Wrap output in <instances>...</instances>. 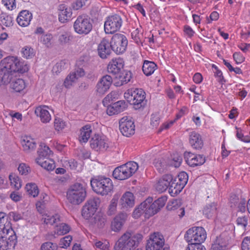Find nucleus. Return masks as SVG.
Wrapping results in <instances>:
<instances>
[{
	"mask_svg": "<svg viewBox=\"0 0 250 250\" xmlns=\"http://www.w3.org/2000/svg\"><path fill=\"white\" fill-rule=\"evenodd\" d=\"M123 66L124 63L122 59L112 60L108 65L107 71L108 73L115 76L121 71V69L123 68Z\"/></svg>",
	"mask_w": 250,
	"mask_h": 250,
	"instance_id": "obj_26",
	"label": "nucleus"
},
{
	"mask_svg": "<svg viewBox=\"0 0 250 250\" xmlns=\"http://www.w3.org/2000/svg\"><path fill=\"white\" fill-rule=\"evenodd\" d=\"M28 70V66L18 58L9 56L4 58L0 62V85L9 83L13 72L23 73Z\"/></svg>",
	"mask_w": 250,
	"mask_h": 250,
	"instance_id": "obj_1",
	"label": "nucleus"
},
{
	"mask_svg": "<svg viewBox=\"0 0 250 250\" xmlns=\"http://www.w3.org/2000/svg\"><path fill=\"white\" fill-rule=\"evenodd\" d=\"M16 242V236H12L7 239L5 237H0V250H7L11 247L14 248Z\"/></svg>",
	"mask_w": 250,
	"mask_h": 250,
	"instance_id": "obj_29",
	"label": "nucleus"
},
{
	"mask_svg": "<svg viewBox=\"0 0 250 250\" xmlns=\"http://www.w3.org/2000/svg\"><path fill=\"white\" fill-rule=\"evenodd\" d=\"M41 249V250H57L58 246L56 244L47 242L42 245Z\"/></svg>",
	"mask_w": 250,
	"mask_h": 250,
	"instance_id": "obj_50",
	"label": "nucleus"
},
{
	"mask_svg": "<svg viewBox=\"0 0 250 250\" xmlns=\"http://www.w3.org/2000/svg\"><path fill=\"white\" fill-rule=\"evenodd\" d=\"M233 58L237 63H241L245 61V58L240 53L235 52Z\"/></svg>",
	"mask_w": 250,
	"mask_h": 250,
	"instance_id": "obj_63",
	"label": "nucleus"
},
{
	"mask_svg": "<svg viewBox=\"0 0 250 250\" xmlns=\"http://www.w3.org/2000/svg\"><path fill=\"white\" fill-rule=\"evenodd\" d=\"M176 179L179 184L182 186L185 187L188 182V175L186 172L183 171L180 172Z\"/></svg>",
	"mask_w": 250,
	"mask_h": 250,
	"instance_id": "obj_47",
	"label": "nucleus"
},
{
	"mask_svg": "<svg viewBox=\"0 0 250 250\" xmlns=\"http://www.w3.org/2000/svg\"><path fill=\"white\" fill-rule=\"evenodd\" d=\"M157 67L156 64L153 62L145 61L142 69L146 76L151 75Z\"/></svg>",
	"mask_w": 250,
	"mask_h": 250,
	"instance_id": "obj_37",
	"label": "nucleus"
},
{
	"mask_svg": "<svg viewBox=\"0 0 250 250\" xmlns=\"http://www.w3.org/2000/svg\"><path fill=\"white\" fill-rule=\"evenodd\" d=\"M203 213L208 218L214 216L217 213V205L215 203L207 204L203 208Z\"/></svg>",
	"mask_w": 250,
	"mask_h": 250,
	"instance_id": "obj_34",
	"label": "nucleus"
},
{
	"mask_svg": "<svg viewBox=\"0 0 250 250\" xmlns=\"http://www.w3.org/2000/svg\"><path fill=\"white\" fill-rule=\"evenodd\" d=\"M236 222L238 226L242 227L244 229H245L248 225V217L245 216L239 217L237 219Z\"/></svg>",
	"mask_w": 250,
	"mask_h": 250,
	"instance_id": "obj_53",
	"label": "nucleus"
},
{
	"mask_svg": "<svg viewBox=\"0 0 250 250\" xmlns=\"http://www.w3.org/2000/svg\"><path fill=\"white\" fill-rule=\"evenodd\" d=\"M123 23L121 16L114 14L108 16L104 22V28L105 33L113 34L119 30Z\"/></svg>",
	"mask_w": 250,
	"mask_h": 250,
	"instance_id": "obj_8",
	"label": "nucleus"
},
{
	"mask_svg": "<svg viewBox=\"0 0 250 250\" xmlns=\"http://www.w3.org/2000/svg\"><path fill=\"white\" fill-rule=\"evenodd\" d=\"M94 245L101 250H109V244L106 241L102 242L96 240L94 241Z\"/></svg>",
	"mask_w": 250,
	"mask_h": 250,
	"instance_id": "obj_46",
	"label": "nucleus"
},
{
	"mask_svg": "<svg viewBox=\"0 0 250 250\" xmlns=\"http://www.w3.org/2000/svg\"><path fill=\"white\" fill-rule=\"evenodd\" d=\"M18 170L19 173L22 176H26L31 172V168L25 163H21L19 165Z\"/></svg>",
	"mask_w": 250,
	"mask_h": 250,
	"instance_id": "obj_45",
	"label": "nucleus"
},
{
	"mask_svg": "<svg viewBox=\"0 0 250 250\" xmlns=\"http://www.w3.org/2000/svg\"><path fill=\"white\" fill-rule=\"evenodd\" d=\"M32 18V15L27 10H23L19 14L17 21L18 24L21 26H28Z\"/></svg>",
	"mask_w": 250,
	"mask_h": 250,
	"instance_id": "obj_27",
	"label": "nucleus"
},
{
	"mask_svg": "<svg viewBox=\"0 0 250 250\" xmlns=\"http://www.w3.org/2000/svg\"><path fill=\"white\" fill-rule=\"evenodd\" d=\"M184 157L187 163L192 167L201 166L206 161L205 157L203 155H195L190 152H186L184 153Z\"/></svg>",
	"mask_w": 250,
	"mask_h": 250,
	"instance_id": "obj_15",
	"label": "nucleus"
},
{
	"mask_svg": "<svg viewBox=\"0 0 250 250\" xmlns=\"http://www.w3.org/2000/svg\"><path fill=\"white\" fill-rule=\"evenodd\" d=\"M38 157L36 159H46L51 155L52 151L44 144H41L38 150Z\"/></svg>",
	"mask_w": 250,
	"mask_h": 250,
	"instance_id": "obj_36",
	"label": "nucleus"
},
{
	"mask_svg": "<svg viewBox=\"0 0 250 250\" xmlns=\"http://www.w3.org/2000/svg\"><path fill=\"white\" fill-rule=\"evenodd\" d=\"M12 236H16L15 232L9 224L6 221V218L3 216L0 217V237H5L7 239Z\"/></svg>",
	"mask_w": 250,
	"mask_h": 250,
	"instance_id": "obj_18",
	"label": "nucleus"
},
{
	"mask_svg": "<svg viewBox=\"0 0 250 250\" xmlns=\"http://www.w3.org/2000/svg\"><path fill=\"white\" fill-rule=\"evenodd\" d=\"M110 43L112 50L116 54H120L125 51L128 41L125 35L116 34L112 36Z\"/></svg>",
	"mask_w": 250,
	"mask_h": 250,
	"instance_id": "obj_9",
	"label": "nucleus"
},
{
	"mask_svg": "<svg viewBox=\"0 0 250 250\" xmlns=\"http://www.w3.org/2000/svg\"><path fill=\"white\" fill-rule=\"evenodd\" d=\"M11 186L16 190H19L21 187V182L20 178L16 175H10L9 176Z\"/></svg>",
	"mask_w": 250,
	"mask_h": 250,
	"instance_id": "obj_43",
	"label": "nucleus"
},
{
	"mask_svg": "<svg viewBox=\"0 0 250 250\" xmlns=\"http://www.w3.org/2000/svg\"><path fill=\"white\" fill-rule=\"evenodd\" d=\"M145 203H142L137 208H135L133 213V217L135 218L139 217L142 213H145L144 206H146Z\"/></svg>",
	"mask_w": 250,
	"mask_h": 250,
	"instance_id": "obj_48",
	"label": "nucleus"
},
{
	"mask_svg": "<svg viewBox=\"0 0 250 250\" xmlns=\"http://www.w3.org/2000/svg\"><path fill=\"white\" fill-rule=\"evenodd\" d=\"M90 143L91 147L96 151L105 150L108 147L107 141L99 135H95Z\"/></svg>",
	"mask_w": 250,
	"mask_h": 250,
	"instance_id": "obj_17",
	"label": "nucleus"
},
{
	"mask_svg": "<svg viewBox=\"0 0 250 250\" xmlns=\"http://www.w3.org/2000/svg\"><path fill=\"white\" fill-rule=\"evenodd\" d=\"M165 239L163 235L159 232H154L149 236L146 246V250H168L163 246Z\"/></svg>",
	"mask_w": 250,
	"mask_h": 250,
	"instance_id": "obj_10",
	"label": "nucleus"
},
{
	"mask_svg": "<svg viewBox=\"0 0 250 250\" xmlns=\"http://www.w3.org/2000/svg\"><path fill=\"white\" fill-rule=\"evenodd\" d=\"M77 79L76 76L73 75L71 73L67 76L64 81L63 82V85L67 88H69L77 82Z\"/></svg>",
	"mask_w": 250,
	"mask_h": 250,
	"instance_id": "obj_44",
	"label": "nucleus"
},
{
	"mask_svg": "<svg viewBox=\"0 0 250 250\" xmlns=\"http://www.w3.org/2000/svg\"><path fill=\"white\" fill-rule=\"evenodd\" d=\"M63 167L67 169H74L77 167V163L73 159L65 160L63 162Z\"/></svg>",
	"mask_w": 250,
	"mask_h": 250,
	"instance_id": "obj_51",
	"label": "nucleus"
},
{
	"mask_svg": "<svg viewBox=\"0 0 250 250\" xmlns=\"http://www.w3.org/2000/svg\"><path fill=\"white\" fill-rule=\"evenodd\" d=\"M160 123V117L157 114L151 115L150 124L153 127H157Z\"/></svg>",
	"mask_w": 250,
	"mask_h": 250,
	"instance_id": "obj_56",
	"label": "nucleus"
},
{
	"mask_svg": "<svg viewBox=\"0 0 250 250\" xmlns=\"http://www.w3.org/2000/svg\"><path fill=\"white\" fill-rule=\"evenodd\" d=\"M126 107L127 104L124 101H119L113 104L110 109H115V112L118 114L123 111Z\"/></svg>",
	"mask_w": 250,
	"mask_h": 250,
	"instance_id": "obj_42",
	"label": "nucleus"
},
{
	"mask_svg": "<svg viewBox=\"0 0 250 250\" xmlns=\"http://www.w3.org/2000/svg\"><path fill=\"white\" fill-rule=\"evenodd\" d=\"M189 143L191 147L196 150L201 149L204 142L201 136L195 131H192L189 135Z\"/></svg>",
	"mask_w": 250,
	"mask_h": 250,
	"instance_id": "obj_25",
	"label": "nucleus"
},
{
	"mask_svg": "<svg viewBox=\"0 0 250 250\" xmlns=\"http://www.w3.org/2000/svg\"><path fill=\"white\" fill-rule=\"evenodd\" d=\"M186 250H206V248L201 245L193 244H189Z\"/></svg>",
	"mask_w": 250,
	"mask_h": 250,
	"instance_id": "obj_61",
	"label": "nucleus"
},
{
	"mask_svg": "<svg viewBox=\"0 0 250 250\" xmlns=\"http://www.w3.org/2000/svg\"><path fill=\"white\" fill-rule=\"evenodd\" d=\"M112 47L111 44L106 39H103L98 45V52L100 57L105 59L111 53Z\"/></svg>",
	"mask_w": 250,
	"mask_h": 250,
	"instance_id": "obj_21",
	"label": "nucleus"
},
{
	"mask_svg": "<svg viewBox=\"0 0 250 250\" xmlns=\"http://www.w3.org/2000/svg\"><path fill=\"white\" fill-rule=\"evenodd\" d=\"M212 67L214 69V70H213V72L215 76L218 77V81L219 82H222L223 80H224V78L222 76V72L220 70H219L217 67L215 66L214 64H213Z\"/></svg>",
	"mask_w": 250,
	"mask_h": 250,
	"instance_id": "obj_58",
	"label": "nucleus"
},
{
	"mask_svg": "<svg viewBox=\"0 0 250 250\" xmlns=\"http://www.w3.org/2000/svg\"><path fill=\"white\" fill-rule=\"evenodd\" d=\"M113 176L116 179L123 180L129 178L128 174L123 165L116 167L113 172Z\"/></svg>",
	"mask_w": 250,
	"mask_h": 250,
	"instance_id": "obj_33",
	"label": "nucleus"
},
{
	"mask_svg": "<svg viewBox=\"0 0 250 250\" xmlns=\"http://www.w3.org/2000/svg\"><path fill=\"white\" fill-rule=\"evenodd\" d=\"M92 133L91 126L86 125L82 127L80 130L79 140L81 143H86L90 138Z\"/></svg>",
	"mask_w": 250,
	"mask_h": 250,
	"instance_id": "obj_28",
	"label": "nucleus"
},
{
	"mask_svg": "<svg viewBox=\"0 0 250 250\" xmlns=\"http://www.w3.org/2000/svg\"><path fill=\"white\" fill-rule=\"evenodd\" d=\"M145 92L142 89H134L133 96L130 103L135 109L143 108L146 104Z\"/></svg>",
	"mask_w": 250,
	"mask_h": 250,
	"instance_id": "obj_14",
	"label": "nucleus"
},
{
	"mask_svg": "<svg viewBox=\"0 0 250 250\" xmlns=\"http://www.w3.org/2000/svg\"><path fill=\"white\" fill-rule=\"evenodd\" d=\"M1 23L6 26H10L12 25V20L10 16L2 15L0 17Z\"/></svg>",
	"mask_w": 250,
	"mask_h": 250,
	"instance_id": "obj_52",
	"label": "nucleus"
},
{
	"mask_svg": "<svg viewBox=\"0 0 250 250\" xmlns=\"http://www.w3.org/2000/svg\"><path fill=\"white\" fill-rule=\"evenodd\" d=\"M172 181V176L170 174L164 175L160 178L155 185L156 189L160 192L165 191L168 188H169L170 183Z\"/></svg>",
	"mask_w": 250,
	"mask_h": 250,
	"instance_id": "obj_24",
	"label": "nucleus"
},
{
	"mask_svg": "<svg viewBox=\"0 0 250 250\" xmlns=\"http://www.w3.org/2000/svg\"><path fill=\"white\" fill-rule=\"evenodd\" d=\"M112 81L111 76L106 75L102 77L96 85V92L99 95L104 94L109 88Z\"/></svg>",
	"mask_w": 250,
	"mask_h": 250,
	"instance_id": "obj_16",
	"label": "nucleus"
},
{
	"mask_svg": "<svg viewBox=\"0 0 250 250\" xmlns=\"http://www.w3.org/2000/svg\"><path fill=\"white\" fill-rule=\"evenodd\" d=\"M119 205L124 209L132 208L134 205V196L133 193L129 191L125 192L120 200Z\"/></svg>",
	"mask_w": 250,
	"mask_h": 250,
	"instance_id": "obj_22",
	"label": "nucleus"
},
{
	"mask_svg": "<svg viewBox=\"0 0 250 250\" xmlns=\"http://www.w3.org/2000/svg\"><path fill=\"white\" fill-rule=\"evenodd\" d=\"M10 87L15 92H20L26 87L24 81L22 79H16L10 84Z\"/></svg>",
	"mask_w": 250,
	"mask_h": 250,
	"instance_id": "obj_38",
	"label": "nucleus"
},
{
	"mask_svg": "<svg viewBox=\"0 0 250 250\" xmlns=\"http://www.w3.org/2000/svg\"><path fill=\"white\" fill-rule=\"evenodd\" d=\"M21 143L23 150L27 153H29L35 150L36 147V144L34 140L27 137L23 138Z\"/></svg>",
	"mask_w": 250,
	"mask_h": 250,
	"instance_id": "obj_31",
	"label": "nucleus"
},
{
	"mask_svg": "<svg viewBox=\"0 0 250 250\" xmlns=\"http://www.w3.org/2000/svg\"><path fill=\"white\" fill-rule=\"evenodd\" d=\"M229 237L227 232L221 233L219 236L216 238L215 241L212 245H215L216 247L226 249V247L229 244Z\"/></svg>",
	"mask_w": 250,
	"mask_h": 250,
	"instance_id": "obj_30",
	"label": "nucleus"
},
{
	"mask_svg": "<svg viewBox=\"0 0 250 250\" xmlns=\"http://www.w3.org/2000/svg\"><path fill=\"white\" fill-rule=\"evenodd\" d=\"M92 223L100 228H103L106 222L105 216L101 214H96L92 219Z\"/></svg>",
	"mask_w": 250,
	"mask_h": 250,
	"instance_id": "obj_41",
	"label": "nucleus"
},
{
	"mask_svg": "<svg viewBox=\"0 0 250 250\" xmlns=\"http://www.w3.org/2000/svg\"><path fill=\"white\" fill-rule=\"evenodd\" d=\"M127 214L121 213L117 215L111 222V228L113 231L118 232L121 230L126 220Z\"/></svg>",
	"mask_w": 250,
	"mask_h": 250,
	"instance_id": "obj_23",
	"label": "nucleus"
},
{
	"mask_svg": "<svg viewBox=\"0 0 250 250\" xmlns=\"http://www.w3.org/2000/svg\"><path fill=\"white\" fill-rule=\"evenodd\" d=\"M42 220L45 224L47 225H55L54 228V233L57 235H62V226L61 216L58 214H55L53 215H44Z\"/></svg>",
	"mask_w": 250,
	"mask_h": 250,
	"instance_id": "obj_13",
	"label": "nucleus"
},
{
	"mask_svg": "<svg viewBox=\"0 0 250 250\" xmlns=\"http://www.w3.org/2000/svg\"><path fill=\"white\" fill-rule=\"evenodd\" d=\"M123 166L127 172L129 177L136 172L139 167L138 164L133 161L128 162Z\"/></svg>",
	"mask_w": 250,
	"mask_h": 250,
	"instance_id": "obj_40",
	"label": "nucleus"
},
{
	"mask_svg": "<svg viewBox=\"0 0 250 250\" xmlns=\"http://www.w3.org/2000/svg\"><path fill=\"white\" fill-rule=\"evenodd\" d=\"M242 250H250V237H246L242 243Z\"/></svg>",
	"mask_w": 250,
	"mask_h": 250,
	"instance_id": "obj_62",
	"label": "nucleus"
},
{
	"mask_svg": "<svg viewBox=\"0 0 250 250\" xmlns=\"http://www.w3.org/2000/svg\"><path fill=\"white\" fill-rule=\"evenodd\" d=\"M185 238L189 244L201 245L207 238L205 229L201 227H194L188 229Z\"/></svg>",
	"mask_w": 250,
	"mask_h": 250,
	"instance_id": "obj_5",
	"label": "nucleus"
},
{
	"mask_svg": "<svg viewBox=\"0 0 250 250\" xmlns=\"http://www.w3.org/2000/svg\"><path fill=\"white\" fill-rule=\"evenodd\" d=\"M100 204L99 198H94L88 200L83 207L82 215L84 218L88 219L96 212Z\"/></svg>",
	"mask_w": 250,
	"mask_h": 250,
	"instance_id": "obj_11",
	"label": "nucleus"
},
{
	"mask_svg": "<svg viewBox=\"0 0 250 250\" xmlns=\"http://www.w3.org/2000/svg\"><path fill=\"white\" fill-rule=\"evenodd\" d=\"M154 164L155 167H157V169L160 172L163 171L164 168H165V165L164 163H163L161 160H158V159L155 160L154 162Z\"/></svg>",
	"mask_w": 250,
	"mask_h": 250,
	"instance_id": "obj_59",
	"label": "nucleus"
},
{
	"mask_svg": "<svg viewBox=\"0 0 250 250\" xmlns=\"http://www.w3.org/2000/svg\"><path fill=\"white\" fill-rule=\"evenodd\" d=\"M62 118L58 117H55L54 121V126L55 129L57 131H60L62 130Z\"/></svg>",
	"mask_w": 250,
	"mask_h": 250,
	"instance_id": "obj_54",
	"label": "nucleus"
},
{
	"mask_svg": "<svg viewBox=\"0 0 250 250\" xmlns=\"http://www.w3.org/2000/svg\"><path fill=\"white\" fill-rule=\"evenodd\" d=\"M86 185L76 183L71 185L66 191V199L72 205H77L83 202L87 195Z\"/></svg>",
	"mask_w": 250,
	"mask_h": 250,
	"instance_id": "obj_3",
	"label": "nucleus"
},
{
	"mask_svg": "<svg viewBox=\"0 0 250 250\" xmlns=\"http://www.w3.org/2000/svg\"><path fill=\"white\" fill-rule=\"evenodd\" d=\"M119 129L125 136L130 137L135 133V125L132 118L125 116L119 121Z\"/></svg>",
	"mask_w": 250,
	"mask_h": 250,
	"instance_id": "obj_12",
	"label": "nucleus"
},
{
	"mask_svg": "<svg viewBox=\"0 0 250 250\" xmlns=\"http://www.w3.org/2000/svg\"><path fill=\"white\" fill-rule=\"evenodd\" d=\"M181 201L179 199H174L171 202V204L168 206L169 209H176L178 207L181 206Z\"/></svg>",
	"mask_w": 250,
	"mask_h": 250,
	"instance_id": "obj_60",
	"label": "nucleus"
},
{
	"mask_svg": "<svg viewBox=\"0 0 250 250\" xmlns=\"http://www.w3.org/2000/svg\"><path fill=\"white\" fill-rule=\"evenodd\" d=\"M184 188V187L179 184L176 179H172L169 188V193L171 196H175L179 194Z\"/></svg>",
	"mask_w": 250,
	"mask_h": 250,
	"instance_id": "obj_35",
	"label": "nucleus"
},
{
	"mask_svg": "<svg viewBox=\"0 0 250 250\" xmlns=\"http://www.w3.org/2000/svg\"><path fill=\"white\" fill-rule=\"evenodd\" d=\"M143 239L140 233L127 231L116 242L115 250H135Z\"/></svg>",
	"mask_w": 250,
	"mask_h": 250,
	"instance_id": "obj_2",
	"label": "nucleus"
},
{
	"mask_svg": "<svg viewBox=\"0 0 250 250\" xmlns=\"http://www.w3.org/2000/svg\"><path fill=\"white\" fill-rule=\"evenodd\" d=\"M63 14V20H65L66 21L70 20L71 18L72 15V11L71 8H65V11Z\"/></svg>",
	"mask_w": 250,
	"mask_h": 250,
	"instance_id": "obj_64",
	"label": "nucleus"
},
{
	"mask_svg": "<svg viewBox=\"0 0 250 250\" xmlns=\"http://www.w3.org/2000/svg\"><path fill=\"white\" fill-rule=\"evenodd\" d=\"M75 31L80 35H87L92 29V24L86 15L79 16L73 25Z\"/></svg>",
	"mask_w": 250,
	"mask_h": 250,
	"instance_id": "obj_7",
	"label": "nucleus"
},
{
	"mask_svg": "<svg viewBox=\"0 0 250 250\" xmlns=\"http://www.w3.org/2000/svg\"><path fill=\"white\" fill-rule=\"evenodd\" d=\"M93 190L98 194L106 195L110 192L113 187L111 180L104 176H97L90 180Z\"/></svg>",
	"mask_w": 250,
	"mask_h": 250,
	"instance_id": "obj_4",
	"label": "nucleus"
},
{
	"mask_svg": "<svg viewBox=\"0 0 250 250\" xmlns=\"http://www.w3.org/2000/svg\"><path fill=\"white\" fill-rule=\"evenodd\" d=\"M49 109V107L46 105H40L35 108V115L40 118L41 122L43 124H47L51 120Z\"/></svg>",
	"mask_w": 250,
	"mask_h": 250,
	"instance_id": "obj_19",
	"label": "nucleus"
},
{
	"mask_svg": "<svg viewBox=\"0 0 250 250\" xmlns=\"http://www.w3.org/2000/svg\"><path fill=\"white\" fill-rule=\"evenodd\" d=\"M52 36L51 34H46L42 35L41 37V42L45 44L47 47H49L51 45V40Z\"/></svg>",
	"mask_w": 250,
	"mask_h": 250,
	"instance_id": "obj_55",
	"label": "nucleus"
},
{
	"mask_svg": "<svg viewBox=\"0 0 250 250\" xmlns=\"http://www.w3.org/2000/svg\"><path fill=\"white\" fill-rule=\"evenodd\" d=\"M132 78V73L130 71H121L114 76L115 85L120 86L130 82Z\"/></svg>",
	"mask_w": 250,
	"mask_h": 250,
	"instance_id": "obj_20",
	"label": "nucleus"
},
{
	"mask_svg": "<svg viewBox=\"0 0 250 250\" xmlns=\"http://www.w3.org/2000/svg\"><path fill=\"white\" fill-rule=\"evenodd\" d=\"M22 54L23 56L26 59L31 58L34 56L33 49L28 46H25L22 48Z\"/></svg>",
	"mask_w": 250,
	"mask_h": 250,
	"instance_id": "obj_49",
	"label": "nucleus"
},
{
	"mask_svg": "<svg viewBox=\"0 0 250 250\" xmlns=\"http://www.w3.org/2000/svg\"><path fill=\"white\" fill-rule=\"evenodd\" d=\"M2 3L9 10L16 7L15 0H2Z\"/></svg>",
	"mask_w": 250,
	"mask_h": 250,
	"instance_id": "obj_57",
	"label": "nucleus"
},
{
	"mask_svg": "<svg viewBox=\"0 0 250 250\" xmlns=\"http://www.w3.org/2000/svg\"><path fill=\"white\" fill-rule=\"evenodd\" d=\"M35 161L37 164L47 170H52L55 168L54 161L49 158L42 159H36Z\"/></svg>",
	"mask_w": 250,
	"mask_h": 250,
	"instance_id": "obj_32",
	"label": "nucleus"
},
{
	"mask_svg": "<svg viewBox=\"0 0 250 250\" xmlns=\"http://www.w3.org/2000/svg\"><path fill=\"white\" fill-rule=\"evenodd\" d=\"M25 190L27 194L33 197H37L39 193V189L35 183H29L26 185Z\"/></svg>",
	"mask_w": 250,
	"mask_h": 250,
	"instance_id": "obj_39",
	"label": "nucleus"
},
{
	"mask_svg": "<svg viewBox=\"0 0 250 250\" xmlns=\"http://www.w3.org/2000/svg\"><path fill=\"white\" fill-rule=\"evenodd\" d=\"M166 201L167 198L165 196L158 198L153 203L152 198H147L143 202L146 204L144 206L145 217L148 218L157 213L165 206Z\"/></svg>",
	"mask_w": 250,
	"mask_h": 250,
	"instance_id": "obj_6",
	"label": "nucleus"
}]
</instances>
